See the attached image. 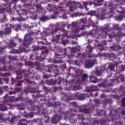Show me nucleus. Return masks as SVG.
<instances>
[{
  "instance_id": "6e6552de",
  "label": "nucleus",
  "mask_w": 125,
  "mask_h": 125,
  "mask_svg": "<svg viewBox=\"0 0 125 125\" xmlns=\"http://www.w3.org/2000/svg\"><path fill=\"white\" fill-rule=\"evenodd\" d=\"M61 120V116L59 115V114H55L53 116L51 121L52 123V124H55L56 125V124H58L59 122Z\"/></svg>"
},
{
  "instance_id": "37998d69",
  "label": "nucleus",
  "mask_w": 125,
  "mask_h": 125,
  "mask_svg": "<svg viewBox=\"0 0 125 125\" xmlns=\"http://www.w3.org/2000/svg\"><path fill=\"white\" fill-rule=\"evenodd\" d=\"M8 58L11 61H16L17 60V56L14 57V56H8Z\"/></svg>"
},
{
  "instance_id": "864d4df0",
  "label": "nucleus",
  "mask_w": 125,
  "mask_h": 125,
  "mask_svg": "<svg viewBox=\"0 0 125 125\" xmlns=\"http://www.w3.org/2000/svg\"><path fill=\"white\" fill-rule=\"evenodd\" d=\"M43 87V90L45 91V92H49L50 91V88L49 87H48L46 86L42 85Z\"/></svg>"
},
{
  "instance_id": "ddd939ff",
  "label": "nucleus",
  "mask_w": 125,
  "mask_h": 125,
  "mask_svg": "<svg viewBox=\"0 0 125 125\" xmlns=\"http://www.w3.org/2000/svg\"><path fill=\"white\" fill-rule=\"evenodd\" d=\"M43 65L39 62H36L34 63V67L37 71H42L43 70Z\"/></svg>"
},
{
  "instance_id": "a19ab883",
  "label": "nucleus",
  "mask_w": 125,
  "mask_h": 125,
  "mask_svg": "<svg viewBox=\"0 0 125 125\" xmlns=\"http://www.w3.org/2000/svg\"><path fill=\"white\" fill-rule=\"evenodd\" d=\"M9 77V76H11V73H10V72H6L5 73H1L0 74V77Z\"/></svg>"
},
{
  "instance_id": "4be33fe9",
  "label": "nucleus",
  "mask_w": 125,
  "mask_h": 125,
  "mask_svg": "<svg viewBox=\"0 0 125 125\" xmlns=\"http://www.w3.org/2000/svg\"><path fill=\"white\" fill-rule=\"evenodd\" d=\"M7 46L8 48H13V47L16 46V43H14L13 41H11L7 43Z\"/></svg>"
},
{
  "instance_id": "b1692460",
  "label": "nucleus",
  "mask_w": 125,
  "mask_h": 125,
  "mask_svg": "<svg viewBox=\"0 0 125 125\" xmlns=\"http://www.w3.org/2000/svg\"><path fill=\"white\" fill-rule=\"evenodd\" d=\"M90 2V0H89L88 1H83V6L84 8L85 9L86 11H88L89 10V9L87 8V5H89V3Z\"/></svg>"
},
{
  "instance_id": "680f3d73",
  "label": "nucleus",
  "mask_w": 125,
  "mask_h": 125,
  "mask_svg": "<svg viewBox=\"0 0 125 125\" xmlns=\"http://www.w3.org/2000/svg\"><path fill=\"white\" fill-rule=\"evenodd\" d=\"M98 86H99V87H104V88H105L106 83H99L98 84Z\"/></svg>"
},
{
  "instance_id": "f8f14e48",
  "label": "nucleus",
  "mask_w": 125,
  "mask_h": 125,
  "mask_svg": "<svg viewBox=\"0 0 125 125\" xmlns=\"http://www.w3.org/2000/svg\"><path fill=\"white\" fill-rule=\"evenodd\" d=\"M99 10L101 11V13H99L98 14H97L96 15V17L99 20H103L105 19L104 18V11L102 10V9L100 8Z\"/></svg>"
},
{
  "instance_id": "052dcab7",
  "label": "nucleus",
  "mask_w": 125,
  "mask_h": 125,
  "mask_svg": "<svg viewBox=\"0 0 125 125\" xmlns=\"http://www.w3.org/2000/svg\"><path fill=\"white\" fill-rule=\"evenodd\" d=\"M87 20V19L86 18H82L81 19V23H82L83 24H84V25L85 26V24H86V21Z\"/></svg>"
},
{
  "instance_id": "1a4fd4ad",
  "label": "nucleus",
  "mask_w": 125,
  "mask_h": 125,
  "mask_svg": "<svg viewBox=\"0 0 125 125\" xmlns=\"http://www.w3.org/2000/svg\"><path fill=\"white\" fill-rule=\"evenodd\" d=\"M94 107H95V105H92V108H91V106L89 108H80L79 111L81 113H84V114H90L91 113H92V110L94 109Z\"/></svg>"
},
{
  "instance_id": "0e129e2a",
  "label": "nucleus",
  "mask_w": 125,
  "mask_h": 125,
  "mask_svg": "<svg viewBox=\"0 0 125 125\" xmlns=\"http://www.w3.org/2000/svg\"><path fill=\"white\" fill-rule=\"evenodd\" d=\"M24 81L22 80L18 81L16 84H15V86H22V83H23Z\"/></svg>"
},
{
  "instance_id": "0eeeda50",
  "label": "nucleus",
  "mask_w": 125,
  "mask_h": 125,
  "mask_svg": "<svg viewBox=\"0 0 125 125\" xmlns=\"http://www.w3.org/2000/svg\"><path fill=\"white\" fill-rule=\"evenodd\" d=\"M11 28L9 27H6L4 29V31L0 30V36H3V35L9 36V35L11 34Z\"/></svg>"
},
{
  "instance_id": "4468645a",
  "label": "nucleus",
  "mask_w": 125,
  "mask_h": 125,
  "mask_svg": "<svg viewBox=\"0 0 125 125\" xmlns=\"http://www.w3.org/2000/svg\"><path fill=\"white\" fill-rule=\"evenodd\" d=\"M88 82V75L84 73L81 77V83H86Z\"/></svg>"
},
{
  "instance_id": "aec40b11",
  "label": "nucleus",
  "mask_w": 125,
  "mask_h": 125,
  "mask_svg": "<svg viewBox=\"0 0 125 125\" xmlns=\"http://www.w3.org/2000/svg\"><path fill=\"white\" fill-rule=\"evenodd\" d=\"M58 113L60 115V117H63V116H65L66 114H67V112H65L64 109H62L61 107H60L58 110Z\"/></svg>"
},
{
  "instance_id": "e433bc0d",
  "label": "nucleus",
  "mask_w": 125,
  "mask_h": 125,
  "mask_svg": "<svg viewBox=\"0 0 125 125\" xmlns=\"http://www.w3.org/2000/svg\"><path fill=\"white\" fill-rule=\"evenodd\" d=\"M110 82H111V83H105V87H107V86H113L114 85V82H115V80L113 79H111Z\"/></svg>"
},
{
  "instance_id": "f03ea898",
  "label": "nucleus",
  "mask_w": 125,
  "mask_h": 125,
  "mask_svg": "<svg viewBox=\"0 0 125 125\" xmlns=\"http://www.w3.org/2000/svg\"><path fill=\"white\" fill-rule=\"evenodd\" d=\"M32 42H33V38H32L31 34H27L24 36L22 45L23 46H28L30 45V43H32Z\"/></svg>"
},
{
  "instance_id": "79ce46f5",
  "label": "nucleus",
  "mask_w": 125,
  "mask_h": 125,
  "mask_svg": "<svg viewBox=\"0 0 125 125\" xmlns=\"http://www.w3.org/2000/svg\"><path fill=\"white\" fill-rule=\"evenodd\" d=\"M53 63H54V64H61L63 63V60H54L52 61Z\"/></svg>"
},
{
  "instance_id": "72a5a7b5",
  "label": "nucleus",
  "mask_w": 125,
  "mask_h": 125,
  "mask_svg": "<svg viewBox=\"0 0 125 125\" xmlns=\"http://www.w3.org/2000/svg\"><path fill=\"white\" fill-rule=\"evenodd\" d=\"M97 34V31L96 30H91L88 33V35L92 36V37H95Z\"/></svg>"
},
{
  "instance_id": "2eb2a0df",
  "label": "nucleus",
  "mask_w": 125,
  "mask_h": 125,
  "mask_svg": "<svg viewBox=\"0 0 125 125\" xmlns=\"http://www.w3.org/2000/svg\"><path fill=\"white\" fill-rule=\"evenodd\" d=\"M43 70L46 73H51L52 72V65L51 64L44 65L43 67Z\"/></svg>"
},
{
  "instance_id": "a18cd8bd",
  "label": "nucleus",
  "mask_w": 125,
  "mask_h": 125,
  "mask_svg": "<svg viewBox=\"0 0 125 125\" xmlns=\"http://www.w3.org/2000/svg\"><path fill=\"white\" fill-rule=\"evenodd\" d=\"M113 48L114 51H118V50H120V49H122V47L120 46L119 45H116L113 46Z\"/></svg>"
},
{
  "instance_id": "603ef678",
  "label": "nucleus",
  "mask_w": 125,
  "mask_h": 125,
  "mask_svg": "<svg viewBox=\"0 0 125 125\" xmlns=\"http://www.w3.org/2000/svg\"><path fill=\"white\" fill-rule=\"evenodd\" d=\"M108 36L109 39H113L116 38V33H115V32H112L111 33L108 34Z\"/></svg>"
},
{
  "instance_id": "bb28decb",
  "label": "nucleus",
  "mask_w": 125,
  "mask_h": 125,
  "mask_svg": "<svg viewBox=\"0 0 125 125\" xmlns=\"http://www.w3.org/2000/svg\"><path fill=\"white\" fill-rule=\"evenodd\" d=\"M11 27L17 31H18V30H20V29H21V26H20V24H13L11 25Z\"/></svg>"
},
{
  "instance_id": "ea45409f",
  "label": "nucleus",
  "mask_w": 125,
  "mask_h": 125,
  "mask_svg": "<svg viewBox=\"0 0 125 125\" xmlns=\"http://www.w3.org/2000/svg\"><path fill=\"white\" fill-rule=\"evenodd\" d=\"M29 88V92L31 93H36L37 92V90H36V88H33L31 87L30 85H28Z\"/></svg>"
},
{
  "instance_id": "f257e3e1",
  "label": "nucleus",
  "mask_w": 125,
  "mask_h": 125,
  "mask_svg": "<svg viewBox=\"0 0 125 125\" xmlns=\"http://www.w3.org/2000/svg\"><path fill=\"white\" fill-rule=\"evenodd\" d=\"M51 28L52 30L51 32H49V29L43 31L41 35V39L44 41H46L45 37L49 36L51 34H52V35H54V34H56V33H57L58 31H59V28H57L55 25H52Z\"/></svg>"
},
{
  "instance_id": "69168bd1",
  "label": "nucleus",
  "mask_w": 125,
  "mask_h": 125,
  "mask_svg": "<svg viewBox=\"0 0 125 125\" xmlns=\"http://www.w3.org/2000/svg\"><path fill=\"white\" fill-rule=\"evenodd\" d=\"M86 48L89 49V53H91V52H92V50L93 49V48H92V46H91V45L90 44H88L87 45Z\"/></svg>"
},
{
  "instance_id": "a211bd4d",
  "label": "nucleus",
  "mask_w": 125,
  "mask_h": 125,
  "mask_svg": "<svg viewBox=\"0 0 125 125\" xmlns=\"http://www.w3.org/2000/svg\"><path fill=\"white\" fill-rule=\"evenodd\" d=\"M61 12H63V7H58L54 12V14H55V15H58V14H60Z\"/></svg>"
},
{
  "instance_id": "423d86ee",
  "label": "nucleus",
  "mask_w": 125,
  "mask_h": 125,
  "mask_svg": "<svg viewBox=\"0 0 125 125\" xmlns=\"http://www.w3.org/2000/svg\"><path fill=\"white\" fill-rule=\"evenodd\" d=\"M95 62H96V59L94 60H86L85 62V66L87 69H89L95 65Z\"/></svg>"
},
{
  "instance_id": "338daca9",
  "label": "nucleus",
  "mask_w": 125,
  "mask_h": 125,
  "mask_svg": "<svg viewBox=\"0 0 125 125\" xmlns=\"http://www.w3.org/2000/svg\"><path fill=\"white\" fill-rule=\"evenodd\" d=\"M125 65H121L120 66H119V71L120 72H123L125 71Z\"/></svg>"
},
{
  "instance_id": "cd10ccee",
  "label": "nucleus",
  "mask_w": 125,
  "mask_h": 125,
  "mask_svg": "<svg viewBox=\"0 0 125 125\" xmlns=\"http://www.w3.org/2000/svg\"><path fill=\"white\" fill-rule=\"evenodd\" d=\"M50 18H49L48 16H43L40 18V21L42 22H45V21H47V20H50Z\"/></svg>"
},
{
  "instance_id": "8fccbe9b",
  "label": "nucleus",
  "mask_w": 125,
  "mask_h": 125,
  "mask_svg": "<svg viewBox=\"0 0 125 125\" xmlns=\"http://www.w3.org/2000/svg\"><path fill=\"white\" fill-rule=\"evenodd\" d=\"M114 3L111 2H106L104 4V6H108V7H112L114 6Z\"/></svg>"
},
{
  "instance_id": "dca6fc26",
  "label": "nucleus",
  "mask_w": 125,
  "mask_h": 125,
  "mask_svg": "<svg viewBox=\"0 0 125 125\" xmlns=\"http://www.w3.org/2000/svg\"><path fill=\"white\" fill-rule=\"evenodd\" d=\"M100 30L103 33H104V34H108V32L110 30V26L109 25L105 24V27H102L100 28Z\"/></svg>"
},
{
  "instance_id": "7c9ffc66",
  "label": "nucleus",
  "mask_w": 125,
  "mask_h": 125,
  "mask_svg": "<svg viewBox=\"0 0 125 125\" xmlns=\"http://www.w3.org/2000/svg\"><path fill=\"white\" fill-rule=\"evenodd\" d=\"M78 16H83L82 12H75L72 15V17H78Z\"/></svg>"
},
{
  "instance_id": "473e14b6",
  "label": "nucleus",
  "mask_w": 125,
  "mask_h": 125,
  "mask_svg": "<svg viewBox=\"0 0 125 125\" xmlns=\"http://www.w3.org/2000/svg\"><path fill=\"white\" fill-rule=\"evenodd\" d=\"M103 74V72L102 70H96L95 74L96 76H97L98 77H100L102 76V74Z\"/></svg>"
},
{
  "instance_id": "393cba45",
  "label": "nucleus",
  "mask_w": 125,
  "mask_h": 125,
  "mask_svg": "<svg viewBox=\"0 0 125 125\" xmlns=\"http://www.w3.org/2000/svg\"><path fill=\"white\" fill-rule=\"evenodd\" d=\"M49 106H53V107H57V106H60L61 105V102H55L53 104L51 103H49L48 104Z\"/></svg>"
},
{
  "instance_id": "5fc2aeb1",
  "label": "nucleus",
  "mask_w": 125,
  "mask_h": 125,
  "mask_svg": "<svg viewBox=\"0 0 125 125\" xmlns=\"http://www.w3.org/2000/svg\"><path fill=\"white\" fill-rule=\"evenodd\" d=\"M113 10L114 8H111L110 11L108 12V14L109 15L110 18H111V17H113V15H114V11H113Z\"/></svg>"
},
{
  "instance_id": "c9c22d12",
  "label": "nucleus",
  "mask_w": 125,
  "mask_h": 125,
  "mask_svg": "<svg viewBox=\"0 0 125 125\" xmlns=\"http://www.w3.org/2000/svg\"><path fill=\"white\" fill-rule=\"evenodd\" d=\"M107 103L108 104H111V103H112V101L111 99H106L103 102L104 105H107Z\"/></svg>"
},
{
  "instance_id": "e2e57ef3",
  "label": "nucleus",
  "mask_w": 125,
  "mask_h": 125,
  "mask_svg": "<svg viewBox=\"0 0 125 125\" xmlns=\"http://www.w3.org/2000/svg\"><path fill=\"white\" fill-rule=\"evenodd\" d=\"M122 36H123V33H122L121 31H118L117 34H115V38H120Z\"/></svg>"
},
{
  "instance_id": "4d7b16f0",
  "label": "nucleus",
  "mask_w": 125,
  "mask_h": 125,
  "mask_svg": "<svg viewBox=\"0 0 125 125\" xmlns=\"http://www.w3.org/2000/svg\"><path fill=\"white\" fill-rule=\"evenodd\" d=\"M58 90H62V87H57L55 86L53 89V92L54 93L56 92V91H57Z\"/></svg>"
},
{
  "instance_id": "f3484780",
  "label": "nucleus",
  "mask_w": 125,
  "mask_h": 125,
  "mask_svg": "<svg viewBox=\"0 0 125 125\" xmlns=\"http://www.w3.org/2000/svg\"><path fill=\"white\" fill-rule=\"evenodd\" d=\"M57 83V80H54L53 79L46 81V83L48 85H55Z\"/></svg>"
},
{
  "instance_id": "774afa93",
  "label": "nucleus",
  "mask_w": 125,
  "mask_h": 125,
  "mask_svg": "<svg viewBox=\"0 0 125 125\" xmlns=\"http://www.w3.org/2000/svg\"><path fill=\"white\" fill-rule=\"evenodd\" d=\"M121 103L122 107H125V97L122 99Z\"/></svg>"
},
{
  "instance_id": "c85d7f7f",
  "label": "nucleus",
  "mask_w": 125,
  "mask_h": 125,
  "mask_svg": "<svg viewBox=\"0 0 125 125\" xmlns=\"http://www.w3.org/2000/svg\"><path fill=\"white\" fill-rule=\"evenodd\" d=\"M63 51H64V54L65 55H67V58H68L69 60H70L71 58H73V57H74V55H73L72 54H70V55H67V48H64L63 49Z\"/></svg>"
},
{
  "instance_id": "6ab92c4d",
  "label": "nucleus",
  "mask_w": 125,
  "mask_h": 125,
  "mask_svg": "<svg viewBox=\"0 0 125 125\" xmlns=\"http://www.w3.org/2000/svg\"><path fill=\"white\" fill-rule=\"evenodd\" d=\"M90 81L93 83H97L99 82V79H97V77L92 75L90 76Z\"/></svg>"
},
{
  "instance_id": "13d9d810",
  "label": "nucleus",
  "mask_w": 125,
  "mask_h": 125,
  "mask_svg": "<svg viewBox=\"0 0 125 125\" xmlns=\"http://www.w3.org/2000/svg\"><path fill=\"white\" fill-rule=\"evenodd\" d=\"M54 57L56 59H62V58H63V57L60 54H56V53L55 54Z\"/></svg>"
},
{
  "instance_id": "09e8293b",
  "label": "nucleus",
  "mask_w": 125,
  "mask_h": 125,
  "mask_svg": "<svg viewBox=\"0 0 125 125\" xmlns=\"http://www.w3.org/2000/svg\"><path fill=\"white\" fill-rule=\"evenodd\" d=\"M24 122H27V120H26V119L20 120V122L18 123V125H27V124L24 123Z\"/></svg>"
},
{
  "instance_id": "bf43d9fd",
  "label": "nucleus",
  "mask_w": 125,
  "mask_h": 125,
  "mask_svg": "<svg viewBox=\"0 0 125 125\" xmlns=\"http://www.w3.org/2000/svg\"><path fill=\"white\" fill-rule=\"evenodd\" d=\"M30 17L32 20H37V19H38V15L37 14H35L32 15Z\"/></svg>"
},
{
  "instance_id": "58836bf2",
  "label": "nucleus",
  "mask_w": 125,
  "mask_h": 125,
  "mask_svg": "<svg viewBox=\"0 0 125 125\" xmlns=\"http://www.w3.org/2000/svg\"><path fill=\"white\" fill-rule=\"evenodd\" d=\"M98 54L99 56H100L101 57H108L109 56V54H107L106 53H101L99 52Z\"/></svg>"
},
{
  "instance_id": "49530a36",
  "label": "nucleus",
  "mask_w": 125,
  "mask_h": 125,
  "mask_svg": "<svg viewBox=\"0 0 125 125\" xmlns=\"http://www.w3.org/2000/svg\"><path fill=\"white\" fill-rule=\"evenodd\" d=\"M97 46L98 47V49L100 50V51H103V50H105V47L102 46L101 44L99 43L98 44Z\"/></svg>"
},
{
  "instance_id": "a878e982",
  "label": "nucleus",
  "mask_w": 125,
  "mask_h": 125,
  "mask_svg": "<svg viewBox=\"0 0 125 125\" xmlns=\"http://www.w3.org/2000/svg\"><path fill=\"white\" fill-rule=\"evenodd\" d=\"M108 58L110 61H114L117 58L115 53L108 54Z\"/></svg>"
},
{
  "instance_id": "de8ad7c7",
  "label": "nucleus",
  "mask_w": 125,
  "mask_h": 125,
  "mask_svg": "<svg viewBox=\"0 0 125 125\" xmlns=\"http://www.w3.org/2000/svg\"><path fill=\"white\" fill-rule=\"evenodd\" d=\"M108 68L109 69L110 71H112L113 72H114L115 71V65H114L113 64H110L108 66Z\"/></svg>"
},
{
  "instance_id": "c03bdc74",
  "label": "nucleus",
  "mask_w": 125,
  "mask_h": 125,
  "mask_svg": "<svg viewBox=\"0 0 125 125\" xmlns=\"http://www.w3.org/2000/svg\"><path fill=\"white\" fill-rule=\"evenodd\" d=\"M2 17V19L1 20V23H3V22H6V21H8L6 14H4Z\"/></svg>"
},
{
  "instance_id": "412c9836",
  "label": "nucleus",
  "mask_w": 125,
  "mask_h": 125,
  "mask_svg": "<svg viewBox=\"0 0 125 125\" xmlns=\"http://www.w3.org/2000/svg\"><path fill=\"white\" fill-rule=\"evenodd\" d=\"M6 104V103H3V104H0V111H6L7 110V106L5 105Z\"/></svg>"
},
{
  "instance_id": "f704fd0d",
  "label": "nucleus",
  "mask_w": 125,
  "mask_h": 125,
  "mask_svg": "<svg viewBox=\"0 0 125 125\" xmlns=\"http://www.w3.org/2000/svg\"><path fill=\"white\" fill-rule=\"evenodd\" d=\"M87 15H90V16H96L97 15L96 11H91L87 13Z\"/></svg>"
},
{
  "instance_id": "6e6d98bb",
  "label": "nucleus",
  "mask_w": 125,
  "mask_h": 125,
  "mask_svg": "<svg viewBox=\"0 0 125 125\" xmlns=\"http://www.w3.org/2000/svg\"><path fill=\"white\" fill-rule=\"evenodd\" d=\"M9 53L12 54H19L17 49H13L9 51Z\"/></svg>"
},
{
  "instance_id": "9b49d317",
  "label": "nucleus",
  "mask_w": 125,
  "mask_h": 125,
  "mask_svg": "<svg viewBox=\"0 0 125 125\" xmlns=\"http://www.w3.org/2000/svg\"><path fill=\"white\" fill-rule=\"evenodd\" d=\"M97 90V86L91 85L90 86H87L85 88V91L86 92H93V91H96Z\"/></svg>"
},
{
  "instance_id": "20e7f679",
  "label": "nucleus",
  "mask_w": 125,
  "mask_h": 125,
  "mask_svg": "<svg viewBox=\"0 0 125 125\" xmlns=\"http://www.w3.org/2000/svg\"><path fill=\"white\" fill-rule=\"evenodd\" d=\"M86 98V95L85 93H76L72 95L71 99H78L79 100H84Z\"/></svg>"
},
{
  "instance_id": "7ed1b4c3",
  "label": "nucleus",
  "mask_w": 125,
  "mask_h": 125,
  "mask_svg": "<svg viewBox=\"0 0 125 125\" xmlns=\"http://www.w3.org/2000/svg\"><path fill=\"white\" fill-rule=\"evenodd\" d=\"M71 26L72 28L76 29V30H84V24L79 21H73L72 22Z\"/></svg>"
},
{
  "instance_id": "9d476101",
  "label": "nucleus",
  "mask_w": 125,
  "mask_h": 125,
  "mask_svg": "<svg viewBox=\"0 0 125 125\" xmlns=\"http://www.w3.org/2000/svg\"><path fill=\"white\" fill-rule=\"evenodd\" d=\"M16 93H18L19 92H21V93L20 94V97L17 98L15 99V101H19L22 99V96H23V91H22V88L20 87H15L14 88Z\"/></svg>"
},
{
  "instance_id": "5701e85b",
  "label": "nucleus",
  "mask_w": 125,
  "mask_h": 125,
  "mask_svg": "<svg viewBox=\"0 0 125 125\" xmlns=\"http://www.w3.org/2000/svg\"><path fill=\"white\" fill-rule=\"evenodd\" d=\"M42 115H43L44 116V122L46 124H48L49 122V117L47 116V114H46L44 111L42 112Z\"/></svg>"
},
{
  "instance_id": "c756f323",
  "label": "nucleus",
  "mask_w": 125,
  "mask_h": 125,
  "mask_svg": "<svg viewBox=\"0 0 125 125\" xmlns=\"http://www.w3.org/2000/svg\"><path fill=\"white\" fill-rule=\"evenodd\" d=\"M34 116V112H31L30 113H28L24 115V117L26 119H30V118H33Z\"/></svg>"
},
{
  "instance_id": "2f4dec72",
  "label": "nucleus",
  "mask_w": 125,
  "mask_h": 125,
  "mask_svg": "<svg viewBox=\"0 0 125 125\" xmlns=\"http://www.w3.org/2000/svg\"><path fill=\"white\" fill-rule=\"evenodd\" d=\"M71 4H72V2H68L67 6H69V11H70V12H74V11H75V9H74V6H73V5H71Z\"/></svg>"
},
{
  "instance_id": "3c124183",
  "label": "nucleus",
  "mask_w": 125,
  "mask_h": 125,
  "mask_svg": "<svg viewBox=\"0 0 125 125\" xmlns=\"http://www.w3.org/2000/svg\"><path fill=\"white\" fill-rule=\"evenodd\" d=\"M124 17H125V16L123 15L120 14L119 16L116 17V20L118 21H122Z\"/></svg>"
},
{
  "instance_id": "39448f33",
  "label": "nucleus",
  "mask_w": 125,
  "mask_h": 125,
  "mask_svg": "<svg viewBox=\"0 0 125 125\" xmlns=\"http://www.w3.org/2000/svg\"><path fill=\"white\" fill-rule=\"evenodd\" d=\"M16 73L17 76L16 79V80H21L23 78V73L24 74L25 77H28V71L21 70H17L16 71Z\"/></svg>"
},
{
  "instance_id": "4c0bfd02",
  "label": "nucleus",
  "mask_w": 125,
  "mask_h": 125,
  "mask_svg": "<svg viewBox=\"0 0 125 125\" xmlns=\"http://www.w3.org/2000/svg\"><path fill=\"white\" fill-rule=\"evenodd\" d=\"M18 50V53H22L23 51H25V48L22 47V46H20L18 49H17Z\"/></svg>"
}]
</instances>
